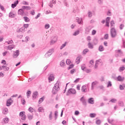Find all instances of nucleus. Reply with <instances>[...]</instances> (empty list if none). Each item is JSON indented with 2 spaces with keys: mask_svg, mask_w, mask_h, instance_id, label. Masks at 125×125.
<instances>
[{
  "mask_svg": "<svg viewBox=\"0 0 125 125\" xmlns=\"http://www.w3.org/2000/svg\"><path fill=\"white\" fill-rule=\"evenodd\" d=\"M59 89H60V88H59V82H57L52 89V93L54 95L56 94Z\"/></svg>",
  "mask_w": 125,
  "mask_h": 125,
  "instance_id": "nucleus-1",
  "label": "nucleus"
},
{
  "mask_svg": "<svg viewBox=\"0 0 125 125\" xmlns=\"http://www.w3.org/2000/svg\"><path fill=\"white\" fill-rule=\"evenodd\" d=\"M110 35L111 38H114L117 37V30L115 28H112L110 29Z\"/></svg>",
  "mask_w": 125,
  "mask_h": 125,
  "instance_id": "nucleus-2",
  "label": "nucleus"
},
{
  "mask_svg": "<svg viewBox=\"0 0 125 125\" xmlns=\"http://www.w3.org/2000/svg\"><path fill=\"white\" fill-rule=\"evenodd\" d=\"M53 52H54V48H52L49 49L45 54V57L48 58V57H50Z\"/></svg>",
  "mask_w": 125,
  "mask_h": 125,
  "instance_id": "nucleus-3",
  "label": "nucleus"
},
{
  "mask_svg": "<svg viewBox=\"0 0 125 125\" xmlns=\"http://www.w3.org/2000/svg\"><path fill=\"white\" fill-rule=\"evenodd\" d=\"M77 92L76 91V90L74 88H70L68 89L67 93L66 94L67 96H68L69 94H76Z\"/></svg>",
  "mask_w": 125,
  "mask_h": 125,
  "instance_id": "nucleus-4",
  "label": "nucleus"
},
{
  "mask_svg": "<svg viewBox=\"0 0 125 125\" xmlns=\"http://www.w3.org/2000/svg\"><path fill=\"white\" fill-rule=\"evenodd\" d=\"M80 101H81V102L82 103L83 105V106H86V105H87V104L86 103V100H85V99H84V97H82L81 99H80Z\"/></svg>",
  "mask_w": 125,
  "mask_h": 125,
  "instance_id": "nucleus-5",
  "label": "nucleus"
},
{
  "mask_svg": "<svg viewBox=\"0 0 125 125\" xmlns=\"http://www.w3.org/2000/svg\"><path fill=\"white\" fill-rule=\"evenodd\" d=\"M19 54H20L19 50H17L16 52L14 51V53L13 54V57L14 58H17L18 56H19Z\"/></svg>",
  "mask_w": 125,
  "mask_h": 125,
  "instance_id": "nucleus-6",
  "label": "nucleus"
},
{
  "mask_svg": "<svg viewBox=\"0 0 125 125\" xmlns=\"http://www.w3.org/2000/svg\"><path fill=\"white\" fill-rule=\"evenodd\" d=\"M57 42V37L55 36L53 39H52L50 41V44L51 45L52 44H54L55 42Z\"/></svg>",
  "mask_w": 125,
  "mask_h": 125,
  "instance_id": "nucleus-7",
  "label": "nucleus"
},
{
  "mask_svg": "<svg viewBox=\"0 0 125 125\" xmlns=\"http://www.w3.org/2000/svg\"><path fill=\"white\" fill-rule=\"evenodd\" d=\"M18 13V14H20V15H22V16H25V15H26V14H25V12L23 11L22 8L19 9Z\"/></svg>",
  "mask_w": 125,
  "mask_h": 125,
  "instance_id": "nucleus-8",
  "label": "nucleus"
},
{
  "mask_svg": "<svg viewBox=\"0 0 125 125\" xmlns=\"http://www.w3.org/2000/svg\"><path fill=\"white\" fill-rule=\"evenodd\" d=\"M12 102H13L12 99L11 98L9 99L7 101L6 106H7V107H9V106L11 105Z\"/></svg>",
  "mask_w": 125,
  "mask_h": 125,
  "instance_id": "nucleus-9",
  "label": "nucleus"
},
{
  "mask_svg": "<svg viewBox=\"0 0 125 125\" xmlns=\"http://www.w3.org/2000/svg\"><path fill=\"white\" fill-rule=\"evenodd\" d=\"M18 3H19V1L17 0L15 2H14V3L12 4L11 5L12 8H15V7L17 6V4H18Z\"/></svg>",
  "mask_w": 125,
  "mask_h": 125,
  "instance_id": "nucleus-10",
  "label": "nucleus"
},
{
  "mask_svg": "<svg viewBox=\"0 0 125 125\" xmlns=\"http://www.w3.org/2000/svg\"><path fill=\"white\" fill-rule=\"evenodd\" d=\"M88 103H89V104H94V99H93V98H90L88 99Z\"/></svg>",
  "mask_w": 125,
  "mask_h": 125,
  "instance_id": "nucleus-11",
  "label": "nucleus"
},
{
  "mask_svg": "<svg viewBox=\"0 0 125 125\" xmlns=\"http://www.w3.org/2000/svg\"><path fill=\"white\" fill-rule=\"evenodd\" d=\"M39 94H38L37 91H35L33 93L32 97H33V100H34V99H36V98H38V95Z\"/></svg>",
  "mask_w": 125,
  "mask_h": 125,
  "instance_id": "nucleus-12",
  "label": "nucleus"
},
{
  "mask_svg": "<svg viewBox=\"0 0 125 125\" xmlns=\"http://www.w3.org/2000/svg\"><path fill=\"white\" fill-rule=\"evenodd\" d=\"M98 83V82H97V81H95L94 82H92V84H91V89L92 90H93V89L94 88V85H96V84H97Z\"/></svg>",
  "mask_w": 125,
  "mask_h": 125,
  "instance_id": "nucleus-13",
  "label": "nucleus"
},
{
  "mask_svg": "<svg viewBox=\"0 0 125 125\" xmlns=\"http://www.w3.org/2000/svg\"><path fill=\"white\" fill-rule=\"evenodd\" d=\"M21 9H22L23 11L25 10V9H26V10H30L31 7L27 6H23L21 7Z\"/></svg>",
  "mask_w": 125,
  "mask_h": 125,
  "instance_id": "nucleus-14",
  "label": "nucleus"
},
{
  "mask_svg": "<svg viewBox=\"0 0 125 125\" xmlns=\"http://www.w3.org/2000/svg\"><path fill=\"white\" fill-rule=\"evenodd\" d=\"M117 79L118 82H124L125 80V77H122L121 76H119Z\"/></svg>",
  "mask_w": 125,
  "mask_h": 125,
  "instance_id": "nucleus-15",
  "label": "nucleus"
},
{
  "mask_svg": "<svg viewBox=\"0 0 125 125\" xmlns=\"http://www.w3.org/2000/svg\"><path fill=\"white\" fill-rule=\"evenodd\" d=\"M38 112H39V113H43L44 112V109H43V107L41 106L38 109Z\"/></svg>",
  "mask_w": 125,
  "mask_h": 125,
  "instance_id": "nucleus-16",
  "label": "nucleus"
},
{
  "mask_svg": "<svg viewBox=\"0 0 125 125\" xmlns=\"http://www.w3.org/2000/svg\"><path fill=\"white\" fill-rule=\"evenodd\" d=\"M88 48H90V49H93L94 46L91 42H89L88 43Z\"/></svg>",
  "mask_w": 125,
  "mask_h": 125,
  "instance_id": "nucleus-17",
  "label": "nucleus"
},
{
  "mask_svg": "<svg viewBox=\"0 0 125 125\" xmlns=\"http://www.w3.org/2000/svg\"><path fill=\"white\" fill-rule=\"evenodd\" d=\"M7 113H8V109L7 108H5L4 109H3L2 114H3V115H6Z\"/></svg>",
  "mask_w": 125,
  "mask_h": 125,
  "instance_id": "nucleus-18",
  "label": "nucleus"
},
{
  "mask_svg": "<svg viewBox=\"0 0 125 125\" xmlns=\"http://www.w3.org/2000/svg\"><path fill=\"white\" fill-rule=\"evenodd\" d=\"M98 43V39L97 38H95L93 40V44L94 45H96Z\"/></svg>",
  "mask_w": 125,
  "mask_h": 125,
  "instance_id": "nucleus-19",
  "label": "nucleus"
},
{
  "mask_svg": "<svg viewBox=\"0 0 125 125\" xmlns=\"http://www.w3.org/2000/svg\"><path fill=\"white\" fill-rule=\"evenodd\" d=\"M99 51L101 52L104 51V47L103 45H100L99 47Z\"/></svg>",
  "mask_w": 125,
  "mask_h": 125,
  "instance_id": "nucleus-20",
  "label": "nucleus"
},
{
  "mask_svg": "<svg viewBox=\"0 0 125 125\" xmlns=\"http://www.w3.org/2000/svg\"><path fill=\"white\" fill-rule=\"evenodd\" d=\"M27 118L28 120H33V118H34V116H33V115H31L30 113H28L27 114Z\"/></svg>",
  "mask_w": 125,
  "mask_h": 125,
  "instance_id": "nucleus-21",
  "label": "nucleus"
},
{
  "mask_svg": "<svg viewBox=\"0 0 125 125\" xmlns=\"http://www.w3.org/2000/svg\"><path fill=\"white\" fill-rule=\"evenodd\" d=\"M2 68L3 70V71H9V67L6 66H2Z\"/></svg>",
  "mask_w": 125,
  "mask_h": 125,
  "instance_id": "nucleus-22",
  "label": "nucleus"
},
{
  "mask_svg": "<svg viewBox=\"0 0 125 125\" xmlns=\"http://www.w3.org/2000/svg\"><path fill=\"white\" fill-rule=\"evenodd\" d=\"M81 90H82V92H85V90H86V86L83 85L82 87Z\"/></svg>",
  "mask_w": 125,
  "mask_h": 125,
  "instance_id": "nucleus-23",
  "label": "nucleus"
},
{
  "mask_svg": "<svg viewBox=\"0 0 125 125\" xmlns=\"http://www.w3.org/2000/svg\"><path fill=\"white\" fill-rule=\"evenodd\" d=\"M88 51H89L88 49H87V48L84 49L83 50V54L85 55V54H86V53H87V52H88Z\"/></svg>",
  "mask_w": 125,
  "mask_h": 125,
  "instance_id": "nucleus-24",
  "label": "nucleus"
},
{
  "mask_svg": "<svg viewBox=\"0 0 125 125\" xmlns=\"http://www.w3.org/2000/svg\"><path fill=\"white\" fill-rule=\"evenodd\" d=\"M57 118H58V111H55V120L56 121L57 120Z\"/></svg>",
  "mask_w": 125,
  "mask_h": 125,
  "instance_id": "nucleus-25",
  "label": "nucleus"
},
{
  "mask_svg": "<svg viewBox=\"0 0 125 125\" xmlns=\"http://www.w3.org/2000/svg\"><path fill=\"white\" fill-rule=\"evenodd\" d=\"M15 47V45H9L8 46V49H9V50H11L12 49H13V48H14Z\"/></svg>",
  "mask_w": 125,
  "mask_h": 125,
  "instance_id": "nucleus-26",
  "label": "nucleus"
},
{
  "mask_svg": "<svg viewBox=\"0 0 125 125\" xmlns=\"http://www.w3.org/2000/svg\"><path fill=\"white\" fill-rule=\"evenodd\" d=\"M23 19L25 22H30V19L27 17H23Z\"/></svg>",
  "mask_w": 125,
  "mask_h": 125,
  "instance_id": "nucleus-27",
  "label": "nucleus"
},
{
  "mask_svg": "<svg viewBox=\"0 0 125 125\" xmlns=\"http://www.w3.org/2000/svg\"><path fill=\"white\" fill-rule=\"evenodd\" d=\"M81 60V57H78L76 60V62L77 64H79Z\"/></svg>",
  "mask_w": 125,
  "mask_h": 125,
  "instance_id": "nucleus-28",
  "label": "nucleus"
},
{
  "mask_svg": "<svg viewBox=\"0 0 125 125\" xmlns=\"http://www.w3.org/2000/svg\"><path fill=\"white\" fill-rule=\"evenodd\" d=\"M49 81H50V82H52L53 80H54V77L52 76V75H50V77L48 78Z\"/></svg>",
  "mask_w": 125,
  "mask_h": 125,
  "instance_id": "nucleus-29",
  "label": "nucleus"
},
{
  "mask_svg": "<svg viewBox=\"0 0 125 125\" xmlns=\"http://www.w3.org/2000/svg\"><path fill=\"white\" fill-rule=\"evenodd\" d=\"M66 44H67V42H65L64 43H63L62 45V46L60 47V49L61 50L63 49V48H64V47H65V46H66Z\"/></svg>",
  "mask_w": 125,
  "mask_h": 125,
  "instance_id": "nucleus-30",
  "label": "nucleus"
},
{
  "mask_svg": "<svg viewBox=\"0 0 125 125\" xmlns=\"http://www.w3.org/2000/svg\"><path fill=\"white\" fill-rule=\"evenodd\" d=\"M60 66L61 67H64V66H65V62H64V61H62L61 62Z\"/></svg>",
  "mask_w": 125,
  "mask_h": 125,
  "instance_id": "nucleus-31",
  "label": "nucleus"
},
{
  "mask_svg": "<svg viewBox=\"0 0 125 125\" xmlns=\"http://www.w3.org/2000/svg\"><path fill=\"white\" fill-rule=\"evenodd\" d=\"M49 120L51 121L52 120V111L50 112V114L49 115Z\"/></svg>",
  "mask_w": 125,
  "mask_h": 125,
  "instance_id": "nucleus-32",
  "label": "nucleus"
},
{
  "mask_svg": "<svg viewBox=\"0 0 125 125\" xmlns=\"http://www.w3.org/2000/svg\"><path fill=\"white\" fill-rule=\"evenodd\" d=\"M79 34H80V31L77 30L73 33V36H78V35H79Z\"/></svg>",
  "mask_w": 125,
  "mask_h": 125,
  "instance_id": "nucleus-33",
  "label": "nucleus"
},
{
  "mask_svg": "<svg viewBox=\"0 0 125 125\" xmlns=\"http://www.w3.org/2000/svg\"><path fill=\"white\" fill-rule=\"evenodd\" d=\"M43 100H44V97H42V98H40L39 100V104H41V103H42Z\"/></svg>",
  "mask_w": 125,
  "mask_h": 125,
  "instance_id": "nucleus-34",
  "label": "nucleus"
},
{
  "mask_svg": "<svg viewBox=\"0 0 125 125\" xmlns=\"http://www.w3.org/2000/svg\"><path fill=\"white\" fill-rule=\"evenodd\" d=\"M98 3L100 5H102L103 4V0H98Z\"/></svg>",
  "mask_w": 125,
  "mask_h": 125,
  "instance_id": "nucleus-35",
  "label": "nucleus"
},
{
  "mask_svg": "<svg viewBox=\"0 0 125 125\" xmlns=\"http://www.w3.org/2000/svg\"><path fill=\"white\" fill-rule=\"evenodd\" d=\"M118 104L119 106H121V107H123L124 106V102H123V101H119Z\"/></svg>",
  "mask_w": 125,
  "mask_h": 125,
  "instance_id": "nucleus-36",
  "label": "nucleus"
},
{
  "mask_svg": "<svg viewBox=\"0 0 125 125\" xmlns=\"http://www.w3.org/2000/svg\"><path fill=\"white\" fill-rule=\"evenodd\" d=\"M28 111L30 112V113H33V112H34V108H33V107H30L28 108Z\"/></svg>",
  "mask_w": 125,
  "mask_h": 125,
  "instance_id": "nucleus-37",
  "label": "nucleus"
},
{
  "mask_svg": "<svg viewBox=\"0 0 125 125\" xmlns=\"http://www.w3.org/2000/svg\"><path fill=\"white\" fill-rule=\"evenodd\" d=\"M77 22H78V24H82L83 21H82V20L80 21V19H79V18H77Z\"/></svg>",
  "mask_w": 125,
  "mask_h": 125,
  "instance_id": "nucleus-38",
  "label": "nucleus"
},
{
  "mask_svg": "<svg viewBox=\"0 0 125 125\" xmlns=\"http://www.w3.org/2000/svg\"><path fill=\"white\" fill-rule=\"evenodd\" d=\"M21 100V104H22V105H25V104H26V101L25 100V99H24V98H22Z\"/></svg>",
  "mask_w": 125,
  "mask_h": 125,
  "instance_id": "nucleus-39",
  "label": "nucleus"
},
{
  "mask_svg": "<svg viewBox=\"0 0 125 125\" xmlns=\"http://www.w3.org/2000/svg\"><path fill=\"white\" fill-rule=\"evenodd\" d=\"M125 66L120 67L119 68V72H122L123 71H125Z\"/></svg>",
  "mask_w": 125,
  "mask_h": 125,
  "instance_id": "nucleus-40",
  "label": "nucleus"
},
{
  "mask_svg": "<svg viewBox=\"0 0 125 125\" xmlns=\"http://www.w3.org/2000/svg\"><path fill=\"white\" fill-rule=\"evenodd\" d=\"M26 95H27V98H29V96L31 95V91H28L26 92Z\"/></svg>",
  "mask_w": 125,
  "mask_h": 125,
  "instance_id": "nucleus-41",
  "label": "nucleus"
},
{
  "mask_svg": "<svg viewBox=\"0 0 125 125\" xmlns=\"http://www.w3.org/2000/svg\"><path fill=\"white\" fill-rule=\"evenodd\" d=\"M9 16L11 17V18H14L15 15L13 13H10Z\"/></svg>",
  "mask_w": 125,
  "mask_h": 125,
  "instance_id": "nucleus-42",
  "label": "nucleus"
},
{
  "mask_svg": "<svg viewBox=\"0 0 125 125\" xmlns=\"http://www.w3.org/2000/svg\"><path fill=\"white\" fill-rule=\"evenodd\" d=\"M88 17L91 18L92 17V12H90V11H88Z\"/></svg>",
  "mask_w": 125,
  "mask_h": 125,
  "instance_id": "nucleus-43",
  "label": "nucleus"
},
{
  "mask_svg": "<svg viewBox=\"0 0 125 125\" xmlns=\"http://www.w3.org/2000/svg\"><path fill=\"white\" fill-rule=\"evenodd\" d=\"M116 101H117V99H112L109 101V102H111L112 103H116Z\"/></svg>",
  "mask_w": 125,
  "mask_h": 125,
  "instance_id": "nucleus-44",
  "label": "nucleus"
},
{
  "mask_svg": "<svg viewBox=\"0 0 125 125\" xmlns=\"http://www.w3.org/2000/svg\"><path fill=\"white\" fill-rule=\"evenodd\" d=\"M104 40H108L109 39V35L108 34L104 35Z\"/></svg>",
  "mask_w": 125,
  "mask_h": 125,
  "instance_id": "nucleus-45",
  "label": "nucleus"
},
{
  "mask_svg": "<svg viewBox=\"0 0 125 125\" xmlns=\"http://www.w3.org/2000/svg\"><path fill=\"white\" fill-rule=\"evenodd\" d=\"M96 116V114L95 113H91L90 114V118H94Z\"/></svg>",
  "mask_w": 125,
  "mask_h": 125,
  "instance_id": "nucleus-46",
  "label": "nucleus"
},
{
  "mask_svg": "<svg viewBox=\"0 0 125 125\" xmlns=\"http://www.w3.org/2000/svg\"><path fill=\"white\" fill-rule=\"evenodd\" d=\"M22 4L24 5H28L29 4V2L26 1H23L22 2Z\"/></svg>",
  "mask_w": 125,
  "mask_h": 125,
  "instance_id": "nucleus-47",
  "label": "nucleus"
},
{
  "mask_svg": "<svg viewBox=\"0 0 125 125\" xmlns=\"http://www.w3.org/2000/svg\"><path fill=\"white\" fill-rule=\"evenodd\" d=\"M24 114H25V112L24 111H21L20 113V116H21V117H23V116L25 115Z\"/></svg>",
  "mask_w": 125,
  "mask_h": 125,
  "instance_id": "nucleus-48",
  "label": "nucleus"
},
{
  "mask_svg": "<svg viewBox=\"0 0 125 125\" xmlns=\"http://www.w3.org/2000/svg\"><path fill=\"white\" fill-rule=\"evenodd\" d=\"M96 125H100L101 124V121L100 120H98L96 121Z\"/></svg>",
  "mask_w": 125,
  "mask_h": 125,
  "instance_id": "nucleus-49",
  "label": "nucleus"
},
{
  "mask_svg": "<svg viewBox=\"0 0 125 125\" xmlns=\"http://www.w3.org/2000/svg\"><path fill=\"white\" fill-rule=\"evenodd\" d=\"M49 27H50V25L48 23H46L45 25V29H48L49 28Z\"/></svg>",
  "mask_w": 125,
  "mask_h": 125,
  "instance_id": "nucleus-50",
  "label": "nucleus"
},
{
  "mask_svg": "<svg viewBox=\"0 0 125 125\" xmlns=\"http://www.w3.org/2000/svg\"><path fill=\"white\" fill-rule=\"evenodd\" d=\"M80 78H77L74 81V83H79V82H80Z\"/></svg>",
  "mask_w": 125,
  "mask_h": 125,
  "instance_id": "nucleus-51",
  "label": "nucleus"
},
{
  "mask_svg": "<svg viewBox=\"0 0 125 125\" xmlns=\"http://www.w3.org/2000/svg\"><path fill=\"white\" fill-rule=\"evenodd\" d=\"M72 68H74V64H70L68 67V70H70L72 69Z\"/></svg>",
  "mask_w": 125,
  "mask_h": 125,
  "instance_id": "nucleus-52",
  "label": "nucleus"
},
{
  "mask_svg": "<svg viewBox=\"0 0 125 125\" xmlns=\"http://www.w3.org/2000/svg\"><path fill=\"white\" fill-rule=\"evenodd\" d=\"M81 69L83 71L85 69V65L84 64H82L81 65Z\"/></svg>",
  "mask_w": 125,
  "mask_h": 125,
  "instance_id": "nucleus-53",
  "label": "nucleus"
},
{
  "mask_svg": "<svg viewBox=\"0 0 125 125\" xmlns=\"http://www.w3.org/2000/svg\"><path fill=\"white\" fill-rule=\"evenodd\" d=\"M66 63L67 65H70V63H71V61H70V60L67 59L66 61Z\"/></svg>",
  "mask_w": 125,
  "mask_h": 125,
  "instance_id": "nucleus-54",
  "label": "nucleus"
},
{
  "mask_svg": "<svg viewBox=\"0 0 125 125\" xmlns=\"http://www.w3.org/2000/svg\"><path fill=\"white\" fill-rule=\"evenodd\" d=\"M87 41L89 42H90V41H91V37L90 36H88L87 37Z\"/></svg>",
  "mask_w": 125,
  "mask_h": 125,
  "instance_id": "nucleus-55",
  "label": "nucleus"
},
{
  "mask_svg": "<svg viewBox=\"0 0 125 125\" xmlns=\"http://www.w3.org/2000/svg\"><path fill=\"white\" fill-rule=\"evenodd\" d=\"M4 122L5 124L8 123V118H6L4 119Z\"/></svg>",
  "mask_w": 125,
  "mask_h": 125,
  "instance_id": "nucleus-56",
  "label": "nucleus"
},
{
  "mask_svg": "<svg viewBox=\"0 0 125 125\" xmlns=\"http://www.w3.org/2000/svg\"><path fill=\"white\" fill-rule=\"evenodd\" d=\"M109 86H112V83H111L110 81L108 82L107 87H109Z\"/></svg>",
  "mask_w": 125,
  "mask_h": 125,
  "instance_id": "nucleus-57",
  "label": "nucleus"
},
{
  "mask_svg": "<svg viewBox=\"0 0 125 125\" xmlns=\"http://www.w3.org/2000/svg\"><path fill=\"white\" fill-rule=\"evenodd\" d=\"M49 6H50V7H51V8H52V7H53V4H52V1H50V3L49 4Z\"/></svg>",
  "mask_w": 125,
  "mask_h": 125,
  "instance_id": "nucleus-58",
  "label": "nucleus"
},
{
  "mask_svg": "<svg viewBox=\"0 0 125 125\" xmlns=\"http://www.w3.org/2000/svg\"><path fill=\"white\" fill-rule=\"evenodd\" d=\"M75 71H76V69H72V70L70 71V73H71L72 75H73V74H74Z\"/></svg>",
  "mask_w": 125,
  "mask_h": 125,
  "instance_id": "nucleus-59",
  "label": "nucleus"
},
{
  "mask_svg": "<svg viewBox=\"0 0 125 125\" xmlns=\"http://www.w3.org/2000/svg\"><path fill=\"white\" fill-rule=\"evenodd\" d=\"M96 34V31L95 30H93L92 31V36H94Z\"/></svg>",
  "mask_w": 125,
  "mask_h": 125,
  "instance_id": "nucleus-60",
  "label": "nucleus"
},
{
  "mask_svg": "<svg viewBox=\"0 0 125 125\" xmlns=\"http://www.w3.org/2000/svg\"><path fill=\"white\" fill-rule=\"evenodd\" d=\"M21 120L22 121H25L26 120V115H24L23 116H21Z\"/></svg>",
  "mask_w": 125,
  "mask_h": 125,
  "instance_id": "nucleus-61",
  "label": "nucleus"
},
{
  "mask_svg": "<svg viewBox=\"0 0 125 125\" xmlns=\"http://www.w3.org/2000/svg\"><path fill=\"white\" fill-rule=\"evenodd\" d=\"M79 114H80V112L79 111H78V110L75 111V115L76 116H78V115H79Z\"/></svg>",
  "mask_w": 125,
  "mask_h": 125,
  "instance_id": "nucleus-62",
  "label": "nucleus"
},
{
  "mask_svg": "<svg viewBox=\"0 0 125 125\" xmlns=\"http://www.w3.org/2000/svg\"><path fill=\"white\" fill-rule=\"evenodd\" d=\"M110 19H111V18L107 17L106 19V22H110Z\"/></svg>",
  "mask_w": 125,
  "mask_h": 125,
  "instance_id": "nucleus-63",
  "label": "nucleus"
},
{
  "mask_svg": "<svg viewBox=\"0 0 125 125\" xmlns=\"http://www.w3.org/2000/svg\"><path fill=\"white\" fill-rule=\"evenodd\" d=\"M123 47H124V48H125V40L123 41Z\"/></svg>",
  "mask_w": 125,
  "mask_h": 125,
  "instance_id": "nucleus-64",
  "label": "nucleus"
}]
</instances>
